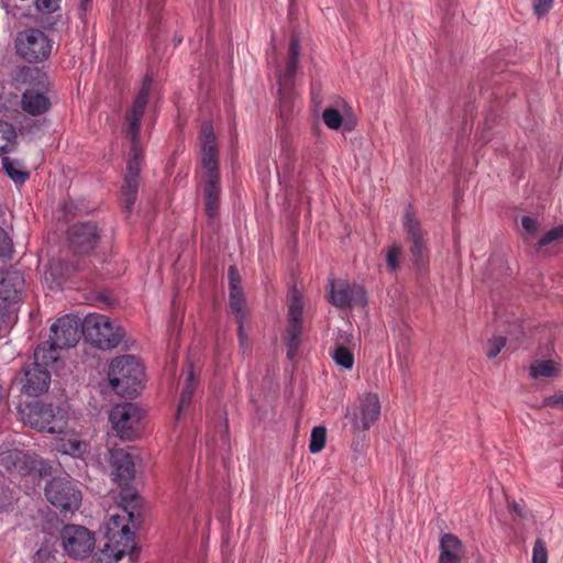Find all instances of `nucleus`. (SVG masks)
Segmentation results:
<instances>
[{
	"label": "nucleus",
	"mask_w": 563,
	"mask_h": 563,
	"mask_svg": "<svg viewBox=\"0 0 563 563\" xmlns=\"http://www.w3.org/2000/svg\"><path fill=\"white\" fill-rule=\"evenodd\" d=\"M84 320L73 313L58 318L49 329L47 347L37 346V391L49 388L52 373H57L63 365L60 350L77 345L82 333Z\"/></svg>",
	"instance_id": "f257e3e1"
},
{
	"label": "nucleus",
	"mask_w": 563,
	"mask_h": 563,
	"mask_svg": "<svg viewBox=\"0 0 563 563\" xmlns=\"http://www.w3.org/2000/svg\"><path fill=\"white\" fill-rule=\"evenodd\" d=\"M144 108H131L125 114V133L131 139V153L126 165L124 181L121 189V200L126 213H131L139 191L141 169V150L139 132Z\"/></svg>",
	"instance_id": "f03ea898"
},
{
	"label": "nucleus",
	"mask_w": 563,
	"mask_h": 563,
	"mask_svg": "<svg viewBox=\"0 0 563 563\" xmlns=\"http://www.w3.org/2000/svg\"><path fill=\"white\" fill-rule=\"evenodd\" d=\"M68 411L65 407L53 405L37 408V431L58 434L55 448L58 452L71 456H81L86 452V443L67 430Z\"/></svg>",
	"instance_id": "7ed1b4c3"
},
{
	"label": "nucleus",
	"mask_w": 563,
	"mask_h": 563,
	"mask_svg": "<svg viewBox=\"0 0 563 563\" xmlns=\"http://www.w3.org/2000/svg\"><path fill=\"white\" fill-rule=\"evenodd\" d=\"M125 516L112 515L107 522V544L101 553L91 563H119L124 555H129V563L135 559L134 532L131 531L129 521H132L133 514Z\"/></svg>",
	"instance_id": "20e7f679"
},
{
	"label": "nucleus",
	"mask_w": 563,
	"mask_h": 563,
	"mask_svg": "<svg viewBox=\"0 0 563 563\" xmlns=\"http://www.w3.org/2000/svg\"><path fill=\"white\" fill-rule=\"evenodd\" d=\"M108 377L115 394L132 398L143 388L144 368L135 356L122 355L111 362Z\"/></svg>",
	"instance_id": "39448f33"
},
{
	"label": "nucleus",
	"mask_w": 563,
	"mask_h": 563,
	"mask_svg": "<svg viewBox=\"0 0 563 563\" xmlns=\"http://www.w3.org/2000/svg\"><path fill=\"white\" fill-rule=\"evenodd\" d=\"M82 334L99 349L110 350L122 342L125 332L119 323L109 317L89 313L84 319Z\"/></svg>",
	"instance_id": "423d86ee"
},
{
	"label": "nucleus",
	"mask_w": 563,
	"mask_h": 563,
	"mask_svg": "<svg viewBox=\"0 0 563 563\" xmlns=\"http://www.w3.org/2000/svg\"><path fill=\"white\" fill-rule=\"evenodd\" d=\"M299 54L300 41L297 35H292L286 62L276 70L279 106H292L298 101L296 75L299 67Z\"/></svg>",
	"instance_id": "0eeeda50"
},
{
	"label": "nucleus",
	"mask_w": 563,
	"mask_h": 563,
	"mask_svg": "<svg viewBox=\"0 0 563 563\" xmlns=\"http://www.w3.org/2000/svg\"><path fill=\"white\" fill-rule=\"evenodd\" d=\"M45 497L65 519L70 518L80 508L82 500L81 492L69 481L60 477L47 482Z\"/></svg>",
	"instance_id": "6e6552de"
},
{
	"label": "nucleus",
	"mask_w": 563,
	"mask_h": 563,
	"mask_svg": "<svg viewBox=\"0 0 563 563\" xmlns=\"http://www.w3.org/2000/svg\"><path fill=\"white\" fill-rule=\"evenodd\" d=\"M380 400L376 393L360 395L354 404L347 406L345 418L353 433L369 430L380 417Z\"/></svg>",
	"instance_id": "1a4fd4ad"
},
{
	"label": "nucleus",
	"mask_w": 563,
	"mask_h": 563,
	"mask_svg": "<svg viewBox=\"0 0 563 563\" xmlns=\"http://www.w3.org/2000/svg\"><path fill=\"white\" fill-rule=\"evenodd\" d=\"M60 541L64 552L77 561L88 559L96 549L95 533L80 525H65L62 528Z\"/></svg>",
	"instance_id": "9d476101"
},
{
	"label": "nucleus",
	"mask_w": 563,
	"mask_h": 563,
	"mask_svg": "<svg viewBox=\"0 0 563 563\" xmlns=\"http://www.w3.org/2000/svg\"><path fill=\"white\" fill-rule=\"evenodd\" d=\"M109 419L121 439L132 440L140 434L142 412L136 405L124 402L114 406Z\"/></svg>",
	"instance_id": "9b49d317"
},
{
	"label": "nucleus",
	"mask_w": 563,
	"mask_h": 563,
	"mask_svg": "<svg viewBox=\"0 0 563 563\" xmlns=\"http://www.w3.org/2000/svg\"><path fill=\"white\" fill-rule=\"evenodd\" d=\"M510 75L498 73L496 70L484 71L478 75L476 85L479 89L481 102H496L498 104L509 103V86H505L504 81L508 80Z\"/></svg>",
	"instance_id": "f8f14e48"
},
{
	"label": "nucleus",
	"mask_w": 563,
	"mask_h": 563,
	"mask_svg": "<svg viewBox=\"0 0 563 563\" xmlns=\"http://www.w3.org/2000/svg\"><path fill=\"white\" fill-rule=\"evenodd\" d=\"M302 298L297 289H291L288 297L287 355L294 358L300 344L302 328Z\"/></svg>",
	"instance_id": "ddd939ff"
},
{
	"label": "nucleus",
	"mask_w": 563,
	"mask_h": 563,
	"mask_svg": "<svg viewBox=\"0 0 563 563\" xmlns=\"http://www.w3.org/2000/svg\"><path fill=\"white\" fill-rule=\"evenodd\" d=\"M330 302L340 308H352L366 303L365 289L357 284H350L345 280L330 282Z\"/></svg>",
	"instance_id": "4468645a"
},
{
	"label": "nucleus",
	"mask_w": 563,
	"mask_h": 563,
	"mask_svg": "<svg viewBox=\"0 0 563 563\" xmlns=\"http://www.w3.org/2000/svg\"><path fill=\"white\" fill-rule=\"evenodd\" d=\"M16 384L20 385L16 402L19 418L25 426L33 428L35 426V383L31 372L25 371L24 376Z\"/></svg>",
	"instance_id": "2eb2a0df"
},
{
	"label": "nucleus",
	"mask_w": 563,
	"mask_h": 563,
	"mask_svg": "<svg viewBox=\"0 0 563 563\" xmlns=\"http://www.w3.org/2000/svg\"><path fill=\"white\" fill-rule=\"evenodd\" d=\"M98 239L97 225L91 222L77 223L68 229L69 246L74 253L89 254Z\"/></svg>",
	"instance_id": "dca6fc26"
},
{
	"label": "nucleus",
	"mask_w": 563,
	"mask_h": 563,
	"mask_svg": "<svg viewBox=\"0 0 563 563\" xmlns=\"http://www.w3.org/2000/svg\"><path fill=\"white\" fill-rule=\"evenodd\" d=\"M201 152H202V166L206 169L205 177L214 175L219 177L218 172V147L213 128L210 122H206L200 131Z\"/></svg>",
	"instance_id": "f3484780"
},
{
	"label": "nucleus",
	"mask_w": 563,
	"mask_h": 563,
	"mask_svg": "<svg viewBox=\"0 0 563 563\" xmlns=\"http://www.w3.org/2000/svg\"><path fill=\"white\" fill-rule=\"evenodd\" d=\"M60 532L58 520L43 527L41 548L37 550V563H59L57 544L60 540Z\"/></svg>",
	"instance_id": "a211bd4d"
},
{
	"label": "nucleus",
	"mask_w": 563,
	"mask_h": 563,
	"mask_svg": "<svg viewBox=\"0 0 563 563\" xmlns=\"http://www.w3.org/2000/svg\"><path fill=\"white\" fill-rule=\"evenodd\" d=\"M402 224L408 234L409 241L411 242L410 253L412 261L416 264H419L422 260L424 249L423 234L421 231L420 222L410 208L406 209L402 217Z\"/></svg>",
	"instance_id": "6ab92c4d"
},
{
	"label": "nucleus",
	"mask_w": 563,
	"mask_h": 563,
	"mask_svg": "<svg viewBox=\"0 0 563 563\" xmlns=\"http://www.w3.org/2000/svg\"><path fill=\"white\" fill-rule=\"evenodd\" d=\"M0 466L8 472L31 475L35 470V460L23 451L11 450L0 454Z\"/></svg>",
	"instance_id": "aec40b11"
},
{
	"label": "nucleus",
	"mask_w": 563,
	"mask_h": 563,
	"mask_svg": "<svg viewBox=\"0 0 563 563\" xmlns=\"http://www.w3.org/2000/svg\"><path fill=\"white\" fill-rule=\"evenodd\" d=\"M110 464L113 468V481L120 485H128L134 477V463L132 456L121 449L110 451Z\"/></svg>",
	"instance_id": "412c9836"
},
{
	"label": "nucleus",
	"mask_w": 563,
	"mask_h": 563,
	"mask_svg": "<svg viewBox=\"0 0 563 563\" xmlns=\"http://www.w3.org/2000/svg\"><path fill=\"white\" fill-rule=\"evenodd\" d=\"M324 124L331 130L350 132L356 126V115L351 108H325L322 113Z\"/></svg>",
	"instance_id": "4be33fe9"
},
{
	"label": "nucleus",
	"mask_w": 563,
	"mask_h": 563,
	"mask_svg": "<svg viewBox=\"0 0 563 563\" xmlns=\"http://www.w3.org/2000/svg\"><path fill=\"white\" fill-rule=\"evenodd\" d=\"M438 563H461L464 555L462 541L452 533H444L440 539Z\"/></svg>",
	"instance_id": "5701e85b"
},
{
	"label": "nucleus",
	"mask_w": 563,
	"mask_h": 563,
	"mask_svg": "<svg viewBox=\"0 0 563 563\" xmlns=\"http://www.w3.org/2000/svg\"><path fill=\"white\" fill-rule=\"evenodd\" d=\"M220 177L212 175L203 179V197L206 205V212L209 218L213 219L218 216L220 208Z\"/></svg>",
	"instance_id": "b1692460"
},
{
	"label": "nucleus",
	"mask_w": 563,
	"mask_h": 563,
	"mask_svg": "<svg viewBox=\"0 0 563 563\" xmlns=\"http://www.w3.org/2000/svg\"><path fill=\"white\" fill-rule=\"evenodd\" d=\"M37 67V106H52L57 102L56 92L51 89L52 81L48 70Z\"/></svg>",
	"instance_id": "393cba45"
},
{
	"label": "nucleus",
	"mask_w": 563,
	"mask_h": 563,
	"mask_svg": "<svg viewBox=\"0 0 563 563\" xmlns=\"http://www.w3.org/2000/svg\"><path fill=\"white\" fill-rule=\"evenodd\" d=\"M16 53L26 62L35 60V31L27 30L20 32L15 40Z\"/></svg>",
	"instance_id": "a878e982"
},
{
	"label": "nucleus",
	"mask_w": 563,
	"mask_h": 563,
	"mask_svg": "<svg viewBox=\"0 0 563 563\" xmlns=\"http://www.w3.org/2000/svg\"><path fill=\"white\" fill-rule=\"evenodd\" d=\"M70 272V266L60 261L49 263L44 273V282L48 284L49 288L60 287L66 280Z\"/></svg>",
	"instance_id": "bb28decb"
},
{
	"label": "nucleus",
	"mask_w": 563,
	"mask_h": 563,
	"mask_svg": "<svg viewBox=\"0 0 563 563\" xmlns=\"http://www.w3.org/2000/svg\"><path fill=\"white\" fill-rule=\"evenodd\" d=\"M560 373V364L552 360H537L530 365V376L533 378L556 377Z\"/></svg>",
	"instance_id": "cd10ccee"
},
{
	"label": "nucleus",
	"mask_w": 563,
	"mask_h": 563,
	"mask_svg": "<svg viewBox=\"0 0 563 563\" xmlns=\"http://www.w3.org/2000/svg\"><path fill=\"white\" fill-rule=\"evenodd\" d=\"M230 307L239 319V339L242 346L245 345L246 335L243 332L242 321L244 318V297L241 288L230 290Z\"/></svg>",
	"instance_id": "c85d7f7f"
},
{
	"label": "nucleus",
	"mask_w": 563,
	"mask_h": 563,
	"mask_svg": "<svg viewBox=\"0 0 563 563\" xmlns=\"http://www.w3.org/2000/svg\"><path fill=\"white\" fill-rule=\"evenodd\" d=\"M16 132L11 123L0 120V156L14 150Z\"/></svg>",
	"instance_id": "c756f323"
},
{
	"label": "nucleus",
	"mask_w": 563,
	"mask_h": 563,
	"mask_svg": "<svg viewBox=\"0 0 563 563\" xmlns=\"http://www.w3.org/2000/svg\"><path fill=\"white\" fill-rule=\"evenodd\" d=\"M2 167L15 185L24 184L30 176L19 161H12L7 156L2 157Z\"/></svg>",
	"instance_id": "7c9ffc66"
},
{
	"label": "nucleus",
	"mask_w": 563,
	"mask_h": 563,
	"mask_svg": "<svg viewBox=\"0 0 563 563\" xmlns=\"http://www.w3.org/2000/svg\"><path fill=\"white\" fill-rule=\"evenodd\" d=\"M196 389V379L192 368L188 369L185 385L180 395L179 405L177 409V419H179L180 413L187 409L191 402L192 395Z\"/></svg>",
	"instance_id": "2f4dec72"
},
{
	"label": "nucleus",
	"mask_w": 563,
	"mask_h": 563,
	"mask_svg": "<svg viewBox=\"0 0 563 563\" xmlns=\"http://www.w3.org/2000/svg\"><path fill=\"white\" fill-rule=\"evenodd\" d=\"M55 44L54 37L37 30V64L48 59Z\"/></svg>",
	"instance_id": "473e14b6"
},
{
	"label": "nucleus",
	"mask_w": 563,
	"mask_h": 563,
	"mask_svg": "<svg viewBox=\"0 0 563 563\" xmlns=\"http://www.w3.org/2000/svg\"><path fill=\"white\" fill-rule=\"evenodd\" d=\"M331 355L335 364L344 369H351L354 365L353 353L342 344H338Z\"/></svg>",
	"instance_id": "72a5a7b5"
},
{
	"label": "nucleus",
	"mask_w": 563,
	"mask_h": 563,
	"mask_svg": "<svg viewBox=\"0 0 563 563\" xmlns=\"http://www.w3.org/2000/svg\"><path fill=\"white\" fill-rule=\"evenodd\" d=\"M153 78L146 74L142 80L141 88L135 97L132 106H147L150 102V95L152 92Z\"/></svg>",
	"instance_id": "f704fd0d"
},
{
	"label": "nucleus",
	"mask_w": 563,
	"mask_h": 563,
	"mask_svg": "<svg viewBox=\"0 0 563 563\" xmlns=\"http://www.w3.org/2000/svg\"><path fill=\"white\" fill-rule=\"evenodd\" d=\"M327 431L324 427H314L311 431L309 450L311 453L320 452L325 444Z\"/></svg>",
	"instance_id": "c9c22d12"
},
{
	"label": "nucleus",
	"mask_w": 563,
	"mask_h": 563,
	"mask_svg": "<svg viewBox=\"0 0 563 563\" xmlns=\"http://www.w3.org/2000/svg\"><path fill=\"white\" fill-rule=\"evenodd\" d=\"M401 254H402V251L399 245L394 244L387 249L386 264H387V268L390 273H395L399 268Z\"/></svg>",
	"instance_id": "e433bc0d"
},
{
	"label": "nucleus",
	"mask_w": 563,
	"mask_h": 563,
	"mask_svg": "<svg viewBox=\"0 0 563 563\" xmlns=\"http://www.w3.org/2000/svg\"><path fill=\"white\" fill-rule=\"evenodd\" d=\"M532 563H548V549L543 539H537L532 549Z\"/></svg>",
	"instance_id": "4c0bfd02"
},
{
	"label": "nucleus",
	"mask_w": 563,
	"mask_h": 563,
	"mask_svg": "<svg viewBox=\"0 0 563 563\" xmlns=\"http://www.w3.org/2000/svg\"><path fill=\"white\" fill-rule=\"evenodd\" d=\"M554 242H563V225H559L556 228L548 231L539 241V247L552 244Z\"/></svg>",
	"instance_id": "58836bf2"
},
{
	"label": "nucleus",
	"mask_w": 563,
	"mask_h": 563,
	"mask_svg": "<svg viewBox=\"0 0 563 563\" xmlns=\"http://www.w3.org/2000/svg\"><path fill=\"white\" fill-rule=\"evenodd\" d=\"M554 0H533L532 10L533 14L541 19L545 16L552 9Z\"/></svg>",
	"instance_id": "ea45409f"
},
{
	"label": "nucleus",
	"mask_w": 563,
	"mask_h": 563,
	"mask_svg": "<svg viewBox=\"0 0 563 563\" xmlns=\"http://www.w3.org/2000/svg\"><path fill=\"white\" fill-rule=\"evenodd\" d=\"M13 245L8 233L0 227V258L10 257Z\"/></svg>",
	"instance_id": "a19ab883"
},
{
	"label": "nucleus",
	"mask_w": 563,
	"mask_h": 563,
	"mask_svg": "<svg viewBox=\"0 0 563 563\" xmlns=\"http://www.w3.org/2000/svg\"><path fill=\"white\" fill-rule=\"evenodd\" d=\"M506 345V339L503 336H497L488 341L487 345V356L489 358L496 357L503 347Z\"/></svg>",
	"instance_id": "79ce46f5"
},
{
	"label": "nucleus",
	"mask_w": 563,
	"mask_h": 563,
	"mask_svg": "<svg viewBox=\"0 0 563 563\" xmlns=\"http://www.w3.org/2000/svg\"><path fill=\"white\" fill-rule=\"evenodd\" d=\"M521 224L527 234L526 238L533 236L538 232L539 223L531 217H522Z\"/></svg>",
	"instance_id": "37998d69"
},
{
	"label": "nucleus",
	"mask_w": 563,
	"mask_h": 563,
	"mask_svg": "<svg viewBox=\"0 0 563 563\" xmlns=\"http://www.w3.org/2000/svg\"><path fill=\"white\" fill-rule=\"evenodd\" d=\"M60 2L62 0H37V11L56 12L59 9Z\"/></svg>",
	"instance_id": "c03bdc74"
},
{
	"label": "nucleus",
	"mask_w": 563,
	"mask_h": 563,
	"mask_svg": "<svg viewBox=\"0 0 563 563\" xmlns=\"http://www.w3.org/2000/svg\"><path fill=\"white\" fill-rule=\"evenodd\" d=\"M322 88L319 82L311 84V101L312 106H321L323 102V98L321 96Z\"/></svg>",
	"instance_id": "a18cd8bd"
},
{
	"label": "nucleus",
	"mask_w": 563,
	"mask_h": 563,
	"mask_svg": "<svg viewBox=\"0 0 563 563\" xmlns=\"http://www.w3.org/2000/svg\"><path fill=\"white\" fill-rule=\"evenodd\" d=\"M544 405L549 407L563 408V393L554 394L544 398Z\"/></svg>",
	"instance_id": "49530a36"
},
{
	"label": "nucleus",
	"mask_w": 563,
	"mask_h": 563,
	"mask_svg": "<svg viewBox=\"0 0 563 563\" xmlns=\"http://www.w3.org/2000/svg\"><path fill=\"white\" fill-rule=\"evenodd\" d=\"M228 276H229V283H230V290L240 288V286H239L240 276H239L238 269L234 266L229 267Z\"/></svg>",
	"instance_id": "de8ad7c7"
},
{
	"label": "nucleus",
	"mask_w": 563,
	"mask_h": 563,
	"mask_svg": "<svg viewBox=\"0 0 563 563\" xmlns=\"http://www.w3.org/2000/svg\"><path fill=\"white\" fill-rule=\"evenodd\" d=\"M146 3V8L152 14H157L159 10L163 8L164 0H142Z\"/></svg>",
	"instance_id": "09e8293b"
},
{
	"label": "nucleus",
	"mask_w": 563,
	"mask_h": 563,
	"mask_svg": "<svg viewBox=\"0 0 563 563\" xmlns=\"http://www.w3.org/2000/svg\"><path fill=\"white\" fill-rule=\"evenodd\" d=\"M57 23H58V20L49 22V23L41 22V26L44 30H47V31H51V32H57L58 31V29L56 27Z\"/></svg>",
	"instance_id": "8fccbe9b"
},
{
	"label": "nucleus",
	"mask_w": 563,
	"mask_h": 563,
	"mask_svg": "<svg viewBox=\"0 0 563 563\" xmlns=\"http://www.w3.org/2000/svg\"><path fill=\"white\" fill-rule=\"evenodd\" d=\"M331 106L339 107V106H347V104L341 97H336Z\"/></svg>",
	"instance_id": "3c124183"
},
{
	"label": "nucleus",
	"mask_w": 563,
	"mask_h": 563,
	"mask_svg": "<svg viewBox=\"0 0 563 563\" xmlns=\"http://www.w3.org/2000/svg\"><path fill=\"white\" fill-rule=\"evenodd\" d=\"M512 510L518 514L519 516H522V510L521 508L519 507V505L517 503H514L512 504Z\"/></svg>",
	"instance_id": "603ef678"
},
{
	"label": "nucleus",
	"mask_w": 563,
	"mask_h": 563,
	"mask_svg": "<svg viewBox=\"0 0 563 563\" xmlns=\"http://www.w3.org/2000/svg\"><path fill=\"white\" fill-rule=\"evenodd\" d=\"M45 470L44 464L42 461L37 460V472L42 474V472Z\"/></svg>",
	"instance_id": "864d4df0"
},
{
	"label": "nucleus",
	"mask_w": 563,
	"mask_h": 563,
	"mask_svg": "<svg viewBox=\"0 0 563 563\" xmlns=\"http://www.w3.org/2000/svg\"><path fill=\"white\" fill-rule=\"evenodd\" d=\"M89 1H90V0H80V5H81V9H82L84 11H86V10H87V5H88Z\"/></svg>",
	"instance_id": "5fc2aeb1"
},
{
	"label": "nucleus",
	"mask_w": 563,
	"mask_h": 563,
	"mask_svg": "<svg viewBox=\"0 0 563 563\" xmlns=\"http://www.w3.org/2000/svg\"><path fill=\"white\" fill-rule=\"evenodd\" d=\"M22 109L25 110L29 114L35 115V108H22Z\"/></svg>",
	"instance_id": "6e6d98bb"
},
{
	"label": "nucleus",
	"mask_w": 563,
	"mask_h": 563,
	"mask_svg": "<svg viewBox=\"0 0 563 563\" xmlns=\"http://www.w3.org/2000/svg\"><path fill=\"white\" fill-rule=\"evenodd\" d=\"M5 286V280L3 279L1 283H0V291H2V288Z\"/></svg>",
	"instance_id": "4d7b16f0"
},
{
	"label": "nucleus",
	"mask_w": 563,
	"mask_h": 563,
	"mask_svg": "<svg viewBox=\"0 0 563 563\" xmlns=\"http://www.w3.org/2000/svg\"><path fill=\"white\" fill-rule=\"evenodd\" d=\"M46 109H47V108H43V110H46ZM41 110H42V108H37V111H36L37 117H38L40 114H42V111H41Z\"/></svg>",
	"instance_id": "13d9d810"
},
{
	"label": "nucleus",
	"mask_w": 563,
	"mask_h": 563,
	"mask_svg": "<svg viewBox=\"0 0 563 563\" xmlns=\"http://www.w3.org/2000/svg\"><path fill=\"white\" fill-rule=\"evenodd\" d=\"M11 298H15V296H10L9 295V296L4 297V299H11Z\"/></svg>",
	"instance_id": "bf43d9fd"
},
{
	"label": "nucleus",
	"mask_w": 563,
	"mask_h": 563,
	"mask_svg": "<svg viewBox=\"0 0 563 563\" xmlns=\"http://www.w3.org/2000/svg\"><path fill=\"white\" fill-rule=\"evenodd\" d=\"M22 106H23V107H26V106H29V104L26 103V101H25V100H23V101H22Z\"/></svg>",
	"instance_id": "052dcab7"
}]
</instances>
